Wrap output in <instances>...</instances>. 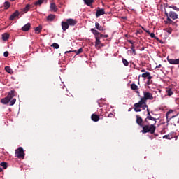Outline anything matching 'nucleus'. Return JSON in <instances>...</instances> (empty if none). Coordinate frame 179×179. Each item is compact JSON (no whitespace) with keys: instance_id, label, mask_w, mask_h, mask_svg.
Listing matches in <instances>:
<instances>
[{"instance_id":"nucleus-15","label":"nucleus","mask_w":179,"mask_h":179,"mask_svg":"<svg viewBox=\"0 0 179 179\" xmlns=\"http://www.w3.org/2000/svg\"><path fill=\"white\" fill-rule=\"evenodd\" d=\"M19 15H20V13L18 10H16L10 16V20H15V17H18Z\"/></svg>"},{"instance_id":"nucleus-55","label":"nucleus","mask_w":179,"mask_h":179,"mask_svg":"<svg viewBox=\"0 0 179 179\" xmlns=\"http://www.w3.org/2000/svg\"><path fill=\"white\" fill-rule=\"evenodd\" d=\"M145 71H146V70H145V69H143L141 70V72H145Z\"/></svg>"},{"instance_id":"nucleus-33","label":"nucleus","mask_w":179,"mask_h":179,"mask_svg":"<svg viewBox=\"0 0 179 179\" xmlns=\"http://www.w3.org/2000/svg\"><path fill=\"white\" fill-rule=\"evenodd\" d=\"M131 89L132 90H138V85H136L135 83H132L131 85Z\"/></svg>"},{"instance_id":"nucleus-46","label":"nucleus","mask_w":179,"mask_h":179,"mask_svg":"<svg viewBox=\"0 0 179 179\" xmlns=\"http://www.w3.org/2000/svg\"><path fill=\"white\" fill-rule=\"evenodd\" d=\"M165 15L166 16V17H170L169 13H167V11H166V10H165Z\"/></svg>"},{"instance_id":"nucleus-36","label":"nucleus","mask_w":179,"mask_h":179,"mask_svg":"<svg viewBox=\"0 0 179 179\" xmlns=\"http://www.w3.org/2000/svg\"><path fill=\"white\" fill-rule=\"evenodd\" d=\"M169 8L173 9V10H176V12H179V8L177 6H169Z\"/></svg>"},{"instance_id":"nucleus-47","label":"nucleus","mask_w":179,"mask_h":179,"mask_svg":"<svg viewBox=\"0 0 179 179\" xmlns=\"http://www.w3.org/2000/svg\"><path fill=\"white\" fill-rule=\"evenodd\" d=\"M152 80H148V81H147V85H152Z\"/></svg>"},{"instance_id":"nucleus-11","label":"nucleus","mask_w":179,"mask_h":179,"mask_svg":"<svg viewBox=\"0 0 179 179\" xmlns=\"http://www.w3.org/2000/svg\"><path fill=\"white\" fill-rule=\"evenodd\" d=\"M69 52H76V55H79V54H82V52H83V49L80 48V49H78V50H74L66 51L65 54H69Z\"/></svg>"},{"instance_id":"nucleus-2","label":"nucleus","mask_w":179,"mask_h":179,"mask_svg":"<svg viewBox=\"0 0 179 179\" xmlns=\"http://www.w3.org/2000/svg\"><path fill=\"white\" fill-rule=\"evenodd\" d=\"M173 110H169L166 113V122H169V121L171 120V125H174L176 127L177 124H179V117H178V114H177L176 115L169 116L170 114H173Z\"/></svg>"},{"instance_id":"nucleus-27","label":"nucleus","mask_w":179,"mask_h":179,"mask_svg":"<svg viewBox=\"0 0 179 179\" xmlns=\"http://www.w3.org/2000/svg\"><path fill=\"white\" fill-rule=\"evenodd\" d=\"M147 120H149L150 121H155L154 125H156V122H157V121H156V118L152 117V115H148Z\"/></svg>"},{"instance_id":"nucleus-12","label":"nucleus","mask_w":179,"mask_h":179,"mask_svg":"<svg viewBox=\"0 0 179 179\" xmlns=\"http://www.w3.org/2000/svg\"><path fill=\"white\" fill-rule=\"evenodd\" d=\"M62 29L63 31H66V30H68V29H69V25L67 21L62 22Z\"/></svg>"},{"instance_id":"nucleus-13","label":"nucleus","mask_w":179,"mask_h":179,"mask_svg":"<svg viewBox=\"0 0 179 179\" xmlns=\"http://www.w3.org/2000/svg\"><path fill=\"white\" fill-rule=\"evenodd\" d=\"M169 17H171V19H173V20H176V19H178V15L176 13V12L170 11Z\"/></svg>"},{"instance_id":"nucleus-29","label":"nucleus","mask_w":179,"mask_h":179,"mask_svg":"<svg viewBox=\"0 0 179 179\" xmlns=\"http://www.w3.org/2000/svg\"><path fill=\"white\" fill-rule=\"evenodd\" d=\"M167 61L171 65H176V59H170L169 57H167Z\"/></svg>"},{"instance_id":"nucleus-18","label":"nucleus","mask_w":179,"mask_h":179,"mask_svg":"<svg viewBox=\"0 0 179 179\" xmlns=\"http://www.w3.org/2000/svg\"><path fill=\"white\" fill-rule=\"evenodd\" d=\"M91 32L94 34V36H95V38L99 37V36H100V32L94 29V28L91 29Z\"/></svg>"},{"instance_id":"nucleus-20","label":"nucleus","mask_w":179,"mask_h":179,"mask_svg":"<svg viewBox=\"0 0 179 179\" xmlns=\"http://www.w3.org/2000/svg\"><path fill=\"white\" fill-rule=\"evenodd\" d=\"M54 19H55V15H52V14H50L48 17H47V21L48 22H52L54 20Z\"/></svg>"},{"instance_id":"nucleus-23","label":"nucleus","mask_w":179,"mask_h":179,"mask_svg":"<svg viewBox=\"0 0 179 179\" xmlns=\"http://www.w3.org/2000/svg\"><path fill=\"white\" fill-rule=\"evenodd\" d=\"M8 39H9V34L4 33V34H2V40L3 41H6Z\"/></svg>"},{"instance_id":"nucleus-50","label":"nucleus","mask_w":179,"mask_h":179,"mask_svg":"<svg viewBox=\"0 0 179 179\" xmlns=\"http://www.w3.org/2000/svg\"><path fill=\"white\" fill-rule=\"evenodd\" d=\"M131 50H135V45H131Z\"/></svg>"},{"instance_id":"nucleus-59","label":"nucleus","mask_w":179,"mask_h":179,"mask_svg":"<svg viewBox=\"0 0 179 179\" xmlns=\"http://www.w3.org/2000/svg\"><path fill=\"white\" fill-rule=\"evenodd\" d=\"M147 112L149 113V108H147Z\"/></svg>"},{"instance_id":"nucleus-28","label":"nucleus","mask_w":179,"mask_h":179,"mask_svg":"<svg viewBox=\"0 0 179 179\" xmlns=\"http://www.w3.org/2000/svg\"><path fill=\"white\" fill-rule=\"evenodd\" d=\"M166 92L168 96H173V90H171V88H166Z\"/></svg>"},{"instance_id":"nucleus-42","label":"nucleus","mask_w":179,"mask_h":179,"mask_svg":"<svg viewBox=\"0 0 179 179\" xmlns=\"http://www.w3.org/2000/svg\"><path fill=\"white\" fill-rule=\"evenodd\" d=\"M175 65H179V59H175Z\"/></svg>"},{"instance_id":"nucleus-38","label":"nucleus","mask_w":179,"mask_h":179,"mask_svg":"<svg viewBox=\"0 0 179 179\" xmlns=\"http://www.w3.org/2000/svg\"><path fill=\"white\" fill-rule=\"evenodd\" d=\"M52 47H53L54 48H55L56 50H58V48H59V45H58V43H54L52 45Z\"/></svg>"},{"instance_id":"nucleus-1","label":"nucleus","mask_w":179,"mask_h":179,"mask_svg":"<svg viewBox=\"0 0 179 179\" xmlns=\"http://www.w3.org/2000/svg\"><path fill=\"white\" fill-rule=\"evenodd\" d=\"M15 93H16V91L15 90L9 92L8 96L1 100V103L3 104H8L10 101V106H14L15 103H16V98H14Z\"/></svg>"},{"instance_id":"nucleus-31","label":"nucleus","mask_w":179,"mask_h":179,"mask_svg":"<svg viewBox=\"0 0 179 179\" xmlns=\"http://www.w3.org/2000/svg\"><path fill=\"white\" fill-rule=\"evenodd\" d=\"M4 8L5 9H9V8H10V3L8 1L4 2Z\"/></svg>"},{"instance_id":"nucleus-56","label":"nucleus","mask_w":179,"mask_h":179,"mask_svg":"<svg viewBox=\"0 0 179 179\" xmlns=\"http://www.w3.org/2000/svg\"><path fill=\"white\" fill-rule=\"evenodd\" d=\"M148 120H149V119H148V117H146V118L145 119V120H144V122H148Z\"/></svg>"},{"instance_id":"nucleus-22","label":"nucleus","mask_w":179,"mask_h":179,"mask_svg":"<svg viewBox=\"0 0 179 179\" xmlns=\"http://www.w3.org/2000/svg\"><path fill=\"white\" fill-rule=\"evenodd\" d=\"M41 30H43V27H41V25H39L38 27L35 28V33H36V34H40V33H41Z\"/></svg>"},{"instance_id":"nucleus-8","label":"nucleus","mask_w":179,"mask_h":179,"mask_svg":"<svg viewBox=\"0 0 179 179\" xmlns=\"http://www.w3.org/2000/svg\"><path fill=\"white\" fill-rule=\"evenodd\" d=\"M165 24H172V26H177V21L174 22L170 18V17H168L166 18V21H165Z\"/></svg>"},{"instance_id":"nucleus-14","label":"nucleus","mask_w":179,"mask_h":179,"mask_svg":"<svg viewBox=\"0 0 179 179\" xmlns=\"http://www.w3.org/2000/svg\"><path fill=\"white\" fill-rule=\"evenodd\" d=\"M91 120H92L94 122H97L100 120V116L94 113L91 115Z\"/></svg>"},{"instance_id":"nucleus-41","label":"nucleus","mask_w":179,"mask_h":179,"mask_svg":"<svg viewBox=\"0 0 179 179\" xmlns=\"http://www.w3.org/2000/svg\"><path fill=\"white\" fill-rule=\"evenodd\" d=\"M3 55H4V57H9V52H8V51H6V52H4V53H3Z\"/></svg>"},{"instance_id":"nucleus-54","label":"nucleus","mask_w":179,"mask_h":179,"mask_svg":"<svg viewBox=\"0 0 179 179\" xmlns=\"http://www.w3.org/2000/svg\"><path fill=\"white\" fill-rule=\"evenodd\" d=\"M156 68H162V64H159L158 66H156Z\"/></svg>"},{"instance_id":"nucleus-32","label":"nucleus","mask_w":179,"mask_h":179,"mask_svg":"<svg viewBox=\"0 0 179 179\" xmlns=\"http://www.w3.org/2000/svg\"><path fill=\"white\" fill-rule=\"evenodd\" d=\"M164 139H173V134H168L163 136Z\"/></svg>"},{"instance_id":"nucleus-43","label":"nucleus","mask_w":179,"mask_h":179,"mask_svg":"<svg viewBox=\"0 0 179 179\" xmlns=\"http://www.w3.org/2000/svg\"><path fill=\"white\" fill-rule=\"evenodd\" d=\"M166 31H167V33H172V31H173V29H171V28H169V29H168L167 30H166Z\"/></svg>"},{"instance_id":"nucleus-60","label":"nucleus","mask_w":179,"mask_h":179,"mask_svg":"<svg viewBox=\"0 0 179 179\" xmlns=\"http://www.w3.org/2000/svg\"><path fill=\"white\" fill-rule=\"evenodd\" d=\"M148 115H150V112H148Z\"/></svg>"},{"instance_id":"nucleus-53","label":"nucleus","mask_w":179,"mask_h":179,"mask_svg":"<svg viewBox=\"0 0 179 179\" xmlns=\"http://www.w3.org/2000/svg\"><path fill=\"white\" fill-rule=\"evenodd\" d=\"M103 38H108V35H103Z\"/></svg>"},{"instance_id":"nucleus-34","label":"nucleus","mask_w":179,"mask_h":179,"mask_svg":"<svg viewBox=\"0 0 179 179\" xmlns=\"http://www.w3.org/2000/svg\"><path fill=\"white\" fill-rule=\"evenodd\" d=\"M0 166L3 168L4 169H8V163L6 162H1Z\"/></svg>"},{"instance_id":"nucleus-44","label":"nucleus","mask_w":179,"mask_h":179,"mask_svg":"<svg viewBox=\"0 0 179 179\" xmlns=\"http://www.w3.org/2000/svg\"><path fill=\"white\" fill-rule=\"evenodd\" d=\"M142 29H143V30L144 31H145L146 33H148V34H150V31H149V30H146V29H145V28H143V27H142Z\"/></svg>"},{"instance_id":"nucleus-25","label":"nucleus","mask_w":179,"mask_h":179,"mask_svg":"<svg viewBox=\"0 0 179 179\" xmlns=\"http://www.w3.org/2000/svg\"><path fill=\"white\" fill-rule=\"evenodd\" d=\"M96 41H95V47H99L100 44H101V42L100 41V36L95 37Z\"/></svg>"},{"instance_id":"nucleus-49","label":"nucleus","mask_w":179,"mask_h":179,"mask_svg":"<svg viewBox=\"0 0 179 179\" xmlns=\"http://www.w3.org/2000/svg\"><path fill=\"white\" fill-rule=\"evenodd\" d=\"M128 42H129L130 44L134 45V41H133L129 40Z\"/></svg>"},{"instance_id":"nucleus-3","label":"nucleus","mask_w":179,"mask_h":179,"mask_svg":"<svg viewBox=\"0 0 179 179\" xmlns=\"http://www.w3.org/2000/svg\"><path fill=\"white\" fill-rule=\"evenodd\" d=\"M142 128V134H151V135H153V134H155V132L156 131V127L155 126V124H144Z\"/></svg>"},{"instance_id":"nucleus-19","label":"nucleus","mask_w":179,"mask_h":179,"mask_svg":"<svg viewBox=\"0 0 179 179\" xmlns=\"http://www.w3.org/2000/svg\"><path fill=\"white\" fill-rule=\"evenodd\" d=\"M50 9L53 12H57V10H58V8H57V6L55 5V3H52L50 4Z\"/></svg>"},{"instance_id":"nucleus-16","label":"nucleus","mask_w":179,"mask_h":179,"mask_svg":"<svg viewBox=\"0 0 179 179\" xmlns=\"http://www.w3.org/2000/svg\"><path fill=\"white\" fill-rule=\"evenodd\" d=\"M83 1L87 6H93V3H94V0H83Z\"/></svg>"},{"instance_id":"nucleus-30","label":"nucleus","mask_w":179,"mask_h":179,"mask_svg":"<svg viewBox=\"0 0 179 179\" xmlns=\"http://www.w3.org/2000/svg\"><path fill=\"white\" fill-rule=\"evenodd\" d=\"M5 71L6 72H8V73H10V75H12V73H13V70H12L9 66H6Z\"/></svg>"},{"instance_id":"nucleus-57","label":"nucleus","mask_w":179,"mask_h":179,"mask_svg":"<svg viewBox=\"0 0 179 179\" xmlns=\"http://www.w3.org/2000/svg\"><path fill=\"white\" fill-rule=\"evenodd\" d=\"M2 168H0V173H2Z\"/></svg>"},{"instance_id":"nucleus-61","label":"nucleus","mask_w":179,"mask_h":179,"mask_svg":"<svg viewBox=\"0 0 179 179\" xmlns=\"http://www.w3.org/2000/svg\"><path fill=\"white\" fill-rule=\"evenodd\" d=\"M11 2H13V1H15V0H10Z\"/></svg>"},{"instance_id":"nucleus-40","label":"nucleus","mask_w":179,"mask_h":179,"mask_svg":"<svg viewBox=\"0 0 179 179\" xmlns=\"http://www.w3.org/2000/svg\"><path fill=\"white\" fill-rule=\"evenodd\" d=\"M150 36V38H156V36H155V34L154 33H150V34H149Z\"/></svg>"},{"instance_id":"nucleus-39","label":"nucleus","mask_w":179,"mask_h":179,"mask_svg":"<svg viewBox=\"0 0 179 179\" xmlns=\"http://www.w3.org/2000/svg\"><path fill=\"white\" fill-rule=\"evenodd\" d=\"M148 105L145 103H143V105H141V106H140V108H142L143 110H146V108H148Z\"/></svg>"},{"instance_id":"nucleus-52","label":"nucleus","mask_w":179,"mask_h":179,"mask_svg":"<svg viewBox=\"0 0 179 179\" xmlns=\"http://www.w3.org/2000/svg\"><path fill=\"white\" fill-rule=\"evenodd\" d=\"M99 37L100 38H103V37H104V35H103L102 34H99Z\"/></svg>"},{"instance_id":"nucleus-48","label":"nucleus","mask_w":179,"mask_h":179,"mask_svg":"<svg viewBox=\"0 0 179 179\" xmlns=\"http://www.w3.org/2000/svg\"><path fill=\"white\" fill-rule=\"evenodd\" d=\"M131 50L133 54H134V55H136V50H135V49H132Z\"/></svg>"},{"instance_id":"nucleus-62","label":"nucleus","mask_w":179,"mask_h":179,"mask_svg":"<svg viewBox=\"0 0 179 179\" xmlns=\"http://www.w3.org/2000/svg\"><path fill=\"white\" fill-rule=\"evenodd\" d=\"M140 82H139V78H138V84L139 85Z\"/></svg>"},{"instance_id":"nucleus-9","label":"nucleus","mask_w":179,"mask_h":179,"mask_svg":"<svg viewBox=\"0 0 179 179\" xmlns=\"http://www.w3.org/2000/svg\"><path fill=\"white\" fill-rule=\"evenodd\" d=\"M136 124H138L139 125V127H141V128L143 127V119H142V117H141V116L139 115H136Z\"/></svg>"},{"instance_id":"nucleus-10","label":"nucleus","mask_w":179,"mask_h":179,"mask_svg":"<svg viewBox=\"0 0 179 179\" xmlns=\"http://www.w3.org/2000/svg\"><path fill=\"white\" fill-rule=\"evenodd\" d=\"M103 15H106V12L104 11V8L100 9L99 7H98V9L96 13V17H99V16H101Z\"/></svg>"},{"instance_id":"nucleus-26","label":"nucleus","mask_w":179,"mask_h":179,"mask_svg":"<svg viewBox=\"0 0 179 179\" xmlns=\"http://www.w3.org/2000/svg\"><path fill=\"white\" fill-rule=\"evenodd\" d=\"M31 5L30 4H27L24 8H23V12H24L25 13H27L29 12V10H30V8H31Z\"/></svg>"},{"instance_id":"nucleus-24","label":"nucleus","mask_w":179,"mask_h":179,"mask_svg":"<svg viewBox=\"0 0 179 179\" xmlns=\"http://www.w3.org/2000/svg\"><path fill=\"white\" fill-rule=\"evenodd\" d=\"M44 2H47V0H38L36 2H35L34 5L41 6Z\"/></svg>"},{"instance_id":"nucleus-4","label":"nucleus","mask_w":179,"mask_h":179,"mask_svg":"<svg viewBox=\"0 0 179 179\" xmlns=\"http://www.w3.org/2000/svg\"><path fill=\"white\" fill-rule=\"evenodd\" d=\"M153 99V94L149 92H143V97L140 100L143 104H146L148 100H152Z\"/></svg>"},{"instance_id":"nucleus-21","label":"nucleus","mask_w":179,"mask_h":179,"mask_svg":"<svg viewBox=\"0 0 179 179\" xmlns=\"http://www.w3.org/2000/svg\"><path fill=\"white\" fill-rule=\"evenodd\" d=\"M95 27L96 29H97V30H99L100 31H103L104 30V28H103V27H101L99 22L95 23Z\"/></svg>"},{"instance_id":"nucleus-17","label":"nucleus","mask_w":179,"mask_h":179,"mask_svg":"<svg viewBox=\"0 0 179 179\" xmlns=\"http://www.w3.org/2000/svg\"><path fill=\"white\" fill-rule=\"evenodd\" d=\"M31 24L30 23H27L25 24L22 28V31H29L30 30Z\"/></svg>"},{"instance_id":"nucleus-5","label":"nucleus","mask_w":179,"mask_h":179,"mask_svg":"<svg viewBox=\"0 0 179 179\" xmlns=\"http://www.w3.org/2000/svg\"><path fill=\"white\" fill-rule=\"evenodd\" d=\"M15 157H17V159H24L25 154L23 148L20 147L15 150Z\"/></svg>"},{"instance_id":"nucleus-6","label":"nucleus","mask_w":179,"mask_h":179,"mask_svg":"<svg viewBox=\"0 0 179 179\" xmlns=\"http://www.w3.org/2000/svg\"><path fill=\"white\" fill-rule=\"evenodd\" d=\"M141 106H143V103L141 101L136 103L134 104V111L136 113H141V111H142V109L141 108Z\"/></svg>"},{"instance_id":"nucleus-58","label":"nucleus","mask_w":179,"mask_h":179,"mask_svg":"<svg viewBox=\"0 0 179 179\" xmlns=\"http://www.w3.org/2000/svg\"><path fill=\"white\" fill-rule=\"evenodd\" d=\"M145 50V48H141V51H143Z\"/></svg>"},{"instance_id":"nucleus-37","label":"nucleus","mask_w":179,"mask_h":179,"mask_svg":"<svg viewBox=\"0 0 179 179\" xmlns=\"http://www.w3.org/2000/svg\"><path fill=\"white\" fill-rule=\"evenodd\" d=\"M150 74V73L149 71H146L145 73H144L141 75V77L142 78H148Z\"/></svg>"},{"instance_id":"nucleus-45","label":"nucleus","mask_w":179,"mask_h":179,"mask_svg":"<svg viewBox=\"0 0 179 179\" xmlns=\"http://www.w3.org/2000/svg\"><path fill=\"white\" fill-rule=\"evenodd\" d=\"M152 78H153V77H152V76H150V73L149 76L147 77V79H148V80H150L152 79Z\"/></svg>"},{"instance_id":"nucleus-7","label":"nucleus","mask_w":179,"mask_h":179,"mask_svg":"<svg viewBox=\"0 0 179 179\" xmlns=\"http://www.w3.org/2000/svg\"><path fill=\"white\" fill-rule=\"evenodd\" d=\"M66 22H67L69 26H76V24H77L78 23V21H76V20L72 18L67 19Z\"/></svg>"},{"instance_id":"nucleus-51","label":"nucleus","mask_w":179,"mask_h":179,"mask_svg":"<svg viewBox=\"0 0 179 179\" xmlns=\"http://www.w3.org/2000/svg\"><path fill=\"white\" fill-rule=\"evenodd\" d=\"M113 115H114L113 113H110L108 117L109 118H111V117H113Z\"/></svg>"},{"instance_id":"nucleus-63","label":"nucleus","mask_w":179,"mask_h":179,"mask_svg":"<svg viewBox=\"0 0 179 179\" xmlns=\"http://www.w3.org/2000/svg\"><path fill=\"white\" fill-rule=\"evenodd\" d=\"M178 68H179V65H178Z\"/></svg>"},{"instance_id":"nucleus-35","label":"nucleus","mask_w":179,"mask_h":179,"mask_svg":"<svg viewBox=\"0 0 179 179\" xmlns=\"http://www.w3.org/2000/svg\"><path fill=\"white\" fill-rule=\"evenodd\" d=\"M122 63L124 64V66H128L129 65V62H127L126 59L122 58Z\"/></svg>"}]
</instances>
